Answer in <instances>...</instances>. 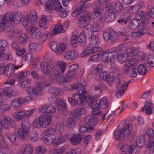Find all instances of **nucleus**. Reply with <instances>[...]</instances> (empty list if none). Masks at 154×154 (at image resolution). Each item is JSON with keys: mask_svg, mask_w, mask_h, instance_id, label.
Returning a JSON list of instances; mask_svg holds the SVG:
<instances>
[{"mask_svg": "<svg viewBox=\"0 0 154 154\" xmlns=\"http://www.w3.org/2000/svg\"><path fill=\"white\" fill-rule=\"evenodd\" d=\"M85 124L89 125H94L98 122L97 118L94 116L89 115L85 117Z\"/></svg>", "mask_w": 154, "mask_h": 154, "instance_id": "25", "label": "nucleus"}, {"mask_svg": "<svg viewBox=\"0 0 154 154\" xmlns=\"http://www.w3.org/2000/svg\"><path fill=\"white\" fill-rule=\"evenodd\" d=\"M55 130L53 128L48 129L45 131V135L43 138V140L45 144L48 145H50V143L52 142L51 140V138L53 136Z\"/></svg>", "mask_w": 154, "mask_h": 154, "instance_id": "14", "label": "nucleus"}, {"mask_svg": "<svg viewBox=\"0 0 154 154\" xmlns=\"http://www.w3.org/2000/svg\"><path fill=\"white\" fill-rule=\"evenodd\" d=\"M45 4V10L47 14L52 13V7L57 11L60 12L62 11V7L58 0H48V2Z\"/></svg>", "mask_w": 154, "mask_h": 154, "instance_id": "7", "label": "nucleus"}, {"mask_svg": "<svg viewBox=\"0 0 154 154\" xmlns=\"http://www.w3.org/2000/svg\"><path fill=\"white\" fill-rule=\"evenodd\" d=\"M7 32L9 33V38L11 40H14L17 38V35L16 34L13 28L11 29H8Z\"/></svg>", "mask_w": 154, "mask_h": 154, "instance_id": "58", "label": "nucleus"}, {"mask_svg": "<svg viewBox=\"0 0 154 154\" xmlns=\"http://www.w3.org/2000/svg\"><path fill=\"white\" fill-rule=\"evenodd\" d=\"M29 16V19L31 24L34 25L37 22L38 17L37 14L35 10H32L28 15Z\"/></svg>", "mask_w": 154, "mask_h": 154, "instance_id": "26", "label": "nucleus"}, {"mask_svg": "<svg viewBox=\"0 0 154 154\" xmlns=\"http://www.w3.org/2000/svg\"><path fill=\"white\" fill-rule=\"evenodd\" d=\"M147 58L148 61L146 63V66H149L154 67V53L150 54Z\"/></svg>", "mask_w": 154, "mask_h": 154, "instance_id": "43", "label": "nucleus"}, {"mask_svg": "<svg viewBox=\"0 0 154 154\" xmlns=\"http://www.w3.org/2000/svg\"><path fill=\"white\" fill-rule=\"evenodd\" d=\"M94 128L90 127L89 128H87L86 126H81L79 128V131L80 133H91L92 131L94 130Z\"/></svg>", "mask_w": 154, "mask_h": 154, "instance_id": "57", "label": "nucleus"}, {"mask_svg": "<svg viewBox=\"0 0 154 154\" xmlns=\"http://www.w3.org/2000/svg\"><path fill=\"white\" fill-rule=\"evenodd\" d=\"M114 9L116 12L120 13L124 11V8L123 5L121 2H118L115 4Z\"/></svg>", "mask_w": 154, "mask_h": 154, "instance_id": "39", "label": "nucleus"}, {"mask_svg": "<svg viewBox=\"0 0 154 154\" xmlns=\"http://www.w3.org/2000/svg\"><path fill=\"white\" fill-rule=\"evenodd\" d=\"M101 3L98 2H94L93 3L92 8L94 11H103V8L101 6Z\"/></svg>", "mask_w": 154, "mask_h": 154, "instance_id": "61", "label": "nucleus"}, {"mask_svg": "<svg viewBox=\"0 0 154 154\" xmlns=\"http://www.w3.org/2000/svg\"><path fill=\"white\" fill-rule=\"evenodd\" d=\"M29 137L31 140L33 141H36L38 139L37 133L35 131L29 134Z\"/></svg>", "mask_w": 154, "mask_h": 154, "instance_id": "64", "label": "nucleus"}, {"mask_svg": "<svg viewBox=\"0 0 154 154\" xmlns=\"http://www.w3.org/2000/svg\"><path fill=\"white\" fill-rule=\"evenodd\" d=\"M38 46V45L34 42H30L28 46V50L29 52L35 53Z\"/></svg>", "mask_w": 154, "mask_h": 154, "instance_id": "44", "label": "nucleus"}, {"mask_svg": "<svg viewBox=\"0 0 154 154\" xmlns=\"http://www.w3.org/2000/svg\"><path fill=\"white\" fill-rule=\"evenodd\" d=\"M48 92L51 94L62 96L63 94V90L60 88L57 87H52L49 88Z\"/></svg>", "mask_w": 154, "mask_h": 154, "instance_id": "29", "label": "nucleus"}, {"mask_svg": "<svg viewBox=\"0 0 154 154\" xmlns=\"http://www.w3.org/2000/svg\"><path fill=\"white\" fill-rule=\"evenodd\" d=\"M112 51L110 49L103 53L101 57L102 61L103 62H109L116 59V55L113 54Z\"/></svg>", "mask_w": 154, "mask_h": 154, "instance_id": "13", "label": "nucleus"}, {"mask_svg": "<svg viewBox=\"0 0 154 154\" xmlns=\"http://www.w3.org/2000/svg\"><path fill=\"white\" fill-rule=\"evenodd\" d=\"M115 15L113 11V8L110 5L106 6L105 11L104 14V17L103 18V22H112L115 19Z\"/></svg>", "mask_w": 154, "mask_h": 154, "instance_id": "10", "label": "nucleus"}, {"mask_svg": "<svg viewBox=\"0 0 154 154\" xmlns=\"http://www.w3.org/2000/svg\"><path fill=\"white\" fill-rule=\"evenodd\" d=\"M5 48L4 46H2L0 47V60H11L12 59L11 56L9 54L6 55L5 53Z\"/></svg>", "mask_w": 154, "mask_h": 154, "instance_id": "30", "label": "nucleus"}, {"mask_svg": "<svg viewBox=\"0 0 154 154\" xmlns=\"http://www.w3.org/2000/svg\"><path fill=\"white\" fill-rule=\"evenodd\" d=\"M22 66V65L17 66L12 63H9L4 67L3 73L7 77H11L14 75L15 70L20 68Z\"/></svg>", "mask_w": 154, "mask_h": 154, "instance_id": "9", "label": "nucleus"}, {"mask_svg": "<svg viewBox=\"0 0 154 154\" xmlns=\"http://www.w3.org/2000/svg\"><path fill=\"white\" fill-rule=\"evenodd\" d=\"M76 121L73 117H70L67 119L65 124L68 127H73L75 125Z\"/></svg>", "mask_w": 154, "mask_h": 154, "instance_id": "47", "label": "nucleus"}, {"mask_svg": "<svg viewBox=\"0 0 154 154\" xmlns=\"http://www.w3.org/2000/svg\"><path fill=\"white\" fill-rule=\"evenodd\" d=\"M146 31L144 27H143L142 29L140 30L138 32H133L131 35L134 37L138 38L141 37L146 33Z\"/></svg>", "mask_w": 154, "mask_h": 154, "instance_id": "51", "label": "nucleus"}, {"mask_svg": "<svg viewBox=\"0 0 154 154\" xmlns=\"http://www.w3.org/2000/svg\"><path fill=\"white\" fill-rule=\"evenodd\" d=\"M147 71V69L145 66L143 64L139 65L137 68V72L141 75H144Z\"/></svg>", "mask_w": 154, "mask_h": 154, "instance_id": "46", "label": "nucleus"}, {"mask_svg": "<svg viewBox=\"0 0 154 154\" xmlns=\"http://www.w3.org/2000/svg\"><path fill=\"white\" fill-rule=\"evenodd\" d=\"M22 102L23 100L21 97L15 98L12 101L11 105L13 107L18 108L21 106Z\"/></svg>", "mask_w": 154, "mask_h": 154, "instance_id": "38", "label": "nucleus"}, {"mask_svg": "<svg viewBox=\"0 0 154 154\" xmlns=\"http://www.w3.org/2000/svg\"><path fill=\"white\" fill-rule=\"evenodd\" d=\"M21 126L22 128L21 129L26 131L29 132L30 125L28 120H23L21 123Z\"/></svg>", "mask_w": 154, "mask_h": 154, "instance_id": "53", "label": "nucleus"}, {"mask_svg": "<svg viewBox=\"0 0 154 154\" xmlns=\"http://www.w3.org/2000/svg\"><path fill=\"white\" fill-rule=\"evenodd\" d=\"M28 92L29 95L32 98H36L38 95V92L35 88H30L28 90Z\"/></svg>", "mask_w": 154, "mask_h": 154, "instance_id": "55", "label": "nucleus"}, {"mask_svg": "<svg viewBox=\"0 0 154 154\" xmlns=\"http://www.w3.org/2000/svg\"><path fill=\"white\" fill-rule=\"evenodd\" d=\"M40 66L42 72L44 75H48L50 72L48 69V63L45 61H42L40 64Z\"/></svg>", "mask_w": 154, "mask_h": 154, "instance_id": "35", "label": "nucleus"}, {"mask_svg": "<svg viewBox=\"0 0 154 154\" xmlns=\"http://www.w3.org/2000/svg\"><path fill=\"white\" fill-rule=\"evenodd\" d=\"M41 31L38 28H35L31 34V37L32 38H38L40 37Z\"/></svg>", "mask_w": 154, "mask_h": 154, "instance_id": "42", "label": "nucleus"}, {"mask_svg": "<svg viewBox=\"0 0 154 154\" xmlns=\"http://www.w3.org/2000/svg\"><path fill=\"white\" fill-rule=\"evenodd\" d=\"M63 125L60 122H57L55 126V130L58 131L60 133H62L64 131Z\"/></svg>", "mask_w": 154, "mask_h": 154, "instance_id": "63", "label": "nucleus"}, {"mask_svg": "<svg viewBox=\"0 0 154 154\" xmlns=\"http://www.w3.org/2000/svg\"><path fill=\"white\" fill-rule=\"evenodd\" d=\"M91 107L92 110V112L93 115H98L101 114L102 112L100 110V107L97 103Z\"/></svg>", "mask_w": 154, "mask_h": 154, "instance_id": "41", "label": "nucleus"}, {"mask_svg": "<svg viewBox=\"0 0 154 154\" xmlns=\"http://www.w3.org/2000/svg\"><path fill=\"white\" fill-rule=\"evenodd\" d=\"M29 132L26 131L21 128H19L17 130V134L19 138L22 140H23L28 136Z\"/></svg>", "mask_w": 154, "mask_h": 154, "instance_id": "50", "label": "nucleus"}, {"mask_svg": "<svg viewBox=\"0 0 154 154\" xmlns=\"http://www.w3.org/2000/svg\"><path fill=\"white\" fill-rule=\"evenodd\" d=\"M59 102H57V104H56L57 109L59 110H65V112L64 115H67L68 114V112L66 110V104L65 102L63 101L62 100H59Z\"/></svg>", "mask_w": 154, "mask_h": 154, "instance_id": "32", "label": "nucleus"}, {"mask_svg": "<svg viewBox=\"0 0 154 154\" xmlns=\"http://www.w3.org/2000/svg\"><path fill=\"white\" fill-rule=\"evenodd\" d=\"M76 75L75 72L74 71L69 70L66 73L65 77L63 79L61 82L63 83L69 82L74 78Z\"/></svg>", "mask_w": 154, "mask_h": 154, "instance_id": "24", "label": "nucleus"}, {"mask_svg": "<svg viewBox=\"0 0 154 154\" xmlns=\"http://www.w3.org/2000/svg\"><path fill=\"white\" fill-rule=\"evenodd\" d=\"M137 65V61L134 57L129 58L127 61H125L123 67L124 71H128L127 69L131 67H135Z\"/></svg>", "mask_w": 154, "mask_h": 154, "instance_id": "18", "label": "nucleus"}, {"mask_svg": "<svg viewBox=\"0 0 154 154\" xmlns=\"http://www.w3.org/2000/svg\"><path fill=\"white\" fill-rule=\"evenodd\" d=\"M36 109H34L26 112L22 111L15 112L14 114V116L17 120L20 121L26 117H29L35 111Z\"/></svg>", "mask_w": 154, "mask_h": 154, "instance_id": "12", "label": "nucleus"}, {"mask_svg": "<svg viewBox=\"0 0 154 154\" xmlns=\"http://www.w3.org/2000/svg\"><path fill=\"white\" fill-rule=\"evenodd\" d=\"M113 81L116 82L117 88L118 91L117 96H121L124 93L128 85L131 82V81H129L126 82L124 80H120L119 77H116L113 79Z\"/></svg>", "mask_w": 154, "mask_h": 154, "instance_id": "8", "label": "nucleus"}, {"mask_svg": "<svg viewBox=\"0 0 154 154\" xmlns=\"http://www.w3.org/2000/svg\"><path fill=\"white\" fill-rule=\"evenodd\" d=\"M63 56L66 60H74L78 57L79 54L74 51H69L64 53Z\"/></svg>", "mask_w": 154, "mask_h": 154, "instance_id": "17", "label": "nucleus"}, {"mask_svg": "<svg viewBox=\"0 0 154 154\" xmlns=\"http://www.w3.org/2000/svg\"><path fill=\"white\" fill-rule=\"evenodd\" d=\"M33 152V148L31 145H24L20 148L16 154H32Z\"/></svg>", "mask_w": 154, "mask_h": 154, "instance_id": "16", "label": "nucleus"}, {"mask_svg": "<svg viewBox=\"0 0 154 154\" xmlns=\"http://www.w3.org/2000/svg\"><path fill=\"white\" fill-rule=\"evenodd\" d=\"M28 36L26 34L24 33H21L18 39V42L20 44H25L27 38Z\"/></svg>", "mask_w": 154, "mask_h": 154, "instance_id": "60", "label": "nucleus"}, {"mask_svg": "<svg viewBox=\"0 0 154 154\" xmlns=\"http://www.w3.org/2000/svg\"><path fill=\"white\" fill-rule=\"evenodd\" d=\"M17 94V92H15L11 88H3L0 89V97L2 95L10 97L12 96L16 95Z\"/></svg>", "mask_w": 154, "mask_h": 154, "instance_id": "19", "label": "nucleus"}, {"mask_svg": "<svg viewBox=\"0 0 154 154\" xmlns=\"http://www.w3.org/2000/svg\"><path fill=\"white\" fill-rule=\"evenodd\" d=\"M63 76V74L60 71H59L56 68L53 70L51 78L53 80H59L60 82L62 80L61 79Z\"/></svg>", "mask_w": 154, "mask_h": 154, "instance_id": "22", "label": "nucleus"}, {"mask_svg": "<svg viewBox=\"0 0 154 154\" xmlns=\"http://www.w3.org/2000/svg\"><path fill=\"white\" fill-rule=\"evenodd\" d=\"M131 14L129 12L124 13L119 17L117 22L121 25H126L127 24V20H128L130 17Z\"/></svg>", "mask_w": 154, "mask_h": 154, "instance_id": "20", "label": "nucleus"}, {"mask_svg": "<svg viewBox=\"0 0 154 154\" xmlns=\"http://www.w3.org/2000/svg\"><path fill=\"white\" fill-rule=\"evenodd\" d=\"M113 51V54L116 55V57L119 58L120 55L118 54V53H122L125 50H126L125 45H119L117 47H114L111 49Z\"/></svg>", "mask_w": 154, "mask_h": 154, "instance_id": "23", "label": "nucleus"}, {"mask_svg": "<svg viewBox=\"0 0 154 154\" xmlns=\"http://www.w3.org/2000/svg\"><path fill=\"white\" fill-rule=\"evenodd\" d=\"M152 103L149 101H146L145 102L144 107L142 108V111H146L145 112L147 115H150L152 112Z\"/></svg>", "mask_w": 154, "mask_h": 154, "instance_id": "28", "label": "nucleus"}, {"mask_svg": "<svg viewBox=\"0 0 154 154\" xmlns=\"http://www.w3.org/2000/svg\"><path fill=\"white\" fill-rule=\"evenodd\" d=\"M39 125L41 127L45 128L48 127L50 124L51 117L50 116L42 115L40 116L39 118Z\"/></svg>", "mask_w": 154, "mask_h": 154, "instance_id": "15", "label": "nucleus"}, {"mask_svg": "<svg viewBox=\"0 0 154 154\" xmlns=\"http://www.w3.org/2000/svg\"><path fill=\"white\" fill-rule=\"evenodd\" d=\"M100 28V25L97 22H95L90 28V30L92 32H98Z\"/></svg>", "mask_w": 154, "mask_h": 154, "instance_id": "56", "label": "nucleus"}, {"mask_svg": "<svg viewBox=\"0 0 154 154\" xmlns=\"http://www.w3.org/2000/svg\"><path fill=\"white\" fill-rule=\"evenodd\" d=\"M86 112L85 109L83 108H78L74 110L72 113V116L75 120H77L81 116L82 113Z\"/></svg>", "mask_w": 154, "mask_h": 154, "instance_id": "21", "label": "nucleus"}, {"mask_svg": "<svg viewBox=\"0 0 154 154\" xmlns=\"http://www.w3.org/2000/svg\"><path fill=\"white\" fill-rule=\"evenodd\" d=\"M116 147L119 149L121 150L122 152H128L129 146L127 144L123 143H119L116 145Z\"/></svg>", "mask_w": 154, "mask_h": 154, "instance_id": "37", "label": "nucleus"}, {"mask_svg": "<svg viewBox=\"0 0 154 154\" xmlns=\"http://www.w3.org/2000/svg\"><path fill=\"white\" fill-rule=\"evenodd\" d=\"M9 125L13 128H15V123L8 116H4L3 119H0V132L2 130V127L5 129L9 128Z\"/></svg>", "mask_w": 154, "mask_h": 154, "instance_id": "11", "label": "nucleus"}, {"mask_svg": "<svg viewBox=\"0 0 154 154\" xmlns=\"http://www.w3.org/2000/svg\"><path fill=\"white\" fill-rule=\"evenodd\" d=\"M65 49V44L62 43L60 44L58 48H57V50L56 51V54L58 55H60L63 52Z\"/></svg>", "mask_w": 154, "mask_h": 154, "instance_id": "59", "label": "nucleus"}, {"mask_svg": "<svg viewBox=\"0 0 154 154\" xmlns=\"http://www.w3.org/2000/svg\"><path fill=\"white\" fill-rule=\"evenodd\" d=\"M90 14V13L87 11L80 12L78 17V25L79 27L83 28L88 25L91 20Z\"/></svg>", "mask_w": 154, "mask_h": 154, "instance_id": "5", "label": "nucleus"}, {"mask_svg": "<svg viewBox=\"0 0 154 154\" xmlns=\"http://www.w3.org/2000/svg\"><path fill=\"white\" fill-rule=\"evenodd\" d=\"M128 71L125 72L129 75H130L132 78L135 77L137 75V69L135 67H131L130 68L127 69Z\"/></svg>", "mask_w": 154, "mask_h": 154, "instance_id": "45", "label": "nucleus"}, {"mask_svg": "<svg viewBox=\"0 0 154 154\" xmlns=\"http://www.w3.org/2000/svg\"><path fill=\"white\" fill-rule=\"evenodd\" d=\"M63 26L62 25H56L54 28L51 31V34L52 35H54L62 32H64Z\"/></svg>", "mask_w": 154, "mask_h": 154, "instance_id": "31", "label": "nucleus"}, {"mask_svg": "<svg viewBox=\"0 0 154 154\" xmlns=\"http://www.w3.org/2000/svg\"><path fill=\"white\" fill-rule=\"evenodd\" d=\"M72 88L74 89H76L78 93L74 94L72 97H69L68 100L72 106H74L77 103L79 99L80 102L83 103L86 100V91L85 90V86L82 83H78L74 85Z\"/></svg>", "mask_w": 154, "mask_h": 154, "instance_id": "1", "label": "nucleus"}, {"mask_svg": "<svg viewBox=\"0 0 154 154\" xmlns=\"http://www.w3.org/2000/svg\"><path fill=\"white\" fill-rule=\"evenodd\" d=\"M83 138V137L80 134L74 135L71 139L70 142L72 144L76 145L79 144Z\"/></svg>", "mask_w": 154, "mask_h": 154, "instance_id": "34", "label": "nucleus"}, {"mask_svg": "<svg viewBox=\"0 0 154 154\" xmlns=\"http://www.w3.org/2000/svg\"><path fill=\"white\" fill-rule=\"evenodd\" d=\"M78 33L77 31L73 32L71 39V42L73 46L78 42L81 46H84L86 43V38L85 34L83 32H81L77 37Z\"/></svg>", "mask_w": 154, "mask_h": 154, "instance_id": "4", "label": "nucleus"}, {"mask_svg": "<svg viewBox=\"0 0 154 154\" xmlns=\"http://www.w3.org/2000/svg\"><path fill=\"white\" fill-rule=\"evenodd\" d=\"M120 126L121 128L116 130L114 133V138L118 140L128 136L132 130L131 124L127 123L126 121L121 122Z\"/></svg>", "mask_w": 154, "mask_h": 154, "instance_id": "2", "label": "nucleus"}, {"mask_svg": "<svg viewBox=\"0 0 154 154\" xmlns=\"http://www.w3.org/2000/svg\"><path fill=\"white\" fill-rule=\"evenodd\" d=\"M104 66L103 64H98L96 67L94 69L93 73L95 75H99L100 79L106 81L107 83L109 85L111 86L112 84L113 77L109 74H107V72H102Z\"/></svg>", "mask_w": 154, "mask_h": 154, "instance_id": "3", "label": "nucleus"}, {"mask_svg": "<svg viewBox=\"0 0 154 154\" xmlns=\"http://www.w3.org/2000/svg\"><path fill=\"white\" fill-rule=\"evenodd\" d=\"M100 43V41L99 38L97 36L93 35L90 41V45L92 46H98Z\"/></svg>", "mask_w": 154, "mask_h": 154, "instance_id": "36", "label": "nucleus"}, {"mask_svg": "<svg viewBox=\"0 0 154 154\" xmlns=\"http://www.w3.org/2000/svg\"><path fill=\"white\" fill-rule=\"evenodd\" d=\"M13 22L19 24L20 23L22 18V15L21 12L19 11H15L12 13Z\"/></svg>", "mask_w": 154, "mask_h": 154, "instance_id": "27", "label": "nucleus"}, {"mask_svg": "<svg viewBox=\"0 0 154 154\" xmlns=\"http://www.w3.org/2000/svg\"><path fill=\"white\" fill-rule=\"evenodd\" d=\"M145 137L144 135H143L137 137L136 140V145L139 148H141L145 143Z\"/></svg>", "mask_w": 154, "mask_h": 154, "instance_id": "33", "label": "nucleus"}, {"mask_svg": "<svg viewBox=\"0 0 154 154\" xmlns=\"http://www.w3.org/2000/svg\"><path fill=\"white\" fill-rule=\"evenodd\" d=\"M47 151L46 148L43 146H40L36 148L35 152L38 154H44Z\"/></svg>", "mask_w": 154, "mask_h": 154, "instance_id": "52", "label": "nucleus"}, {"mask_svg": "<svg viewBox=\"0 0 154 154\" xmlns=\"http://www.w3.org/2000/svg\"><path fill=\"white\" fill-rule=\"evenodd\" d=\"M57 65L60 69V72L63 74L66 69V64L62 61H60L58 62Z\"/></svg>", "mask_w": 154, "mask_h": 154, "instance_id": "54", "label": "nucleus"}, {"mask_svg": "<svg viewBox=\"0 0 154 154\" xmlns=\"http://www.w3.org/2000/svg\"><path fill=\"white\" fill-rule=\"evenodd\" d=\"M109 105V103L106 98L103 97L100 99L99 102V106L101 108L105 109L108 107Z\"/></svg>", "mask_w": 154, "mask_h": 154, "instance_id": "40", "label": "nucleus"}, {"mask_svg": "<svg viewBox=\"0 0 154 154\" xmlns=\"http://www.w3.org/2000/svg\"><path fill=\"white\" fill-rule=\"evenodd\" d=\"M102 11H94L93 12L94 18L100 21L102 23L103 22V18L102 17Z\"/></svg>", "mask_w": 154, "mask_h": 154, "instance_id": "49", "label": "nucleus"}, {"mask_svg": "<svg viewBox=\"0 0 154 154\" xmlns=\"http://www.w3.org/2000/svg\"><path fill=\"white\" fill-rule=\"evenodd\" d=\"M12 13L6 14L3 18V20L6 23L9 21L13 22Z\"/></svg>", "mask_w": 154, "mask_h": 154, "instance_id": "62", "label": "nucleus"}, {"mask_svg": "<svg viewBox=\"0 0 154 154\" xmlns=\"http://www.w3.org/2000/svg\"><path fill=\"white\" fill-rule=\"evenodd\" d=\"M101 88L102 87L101 85L95 87L94 93L88 97H86L87 94L86 92V100L85 102L87 101L90 107L93 106L95 104H96V103L97 100L99 97L100 94L102 91Z\"/></svg>", "mask_w": 154, "mask_h": 154, "instance_id": "6", "label": "nucleus"}, {"mask_svg": "<svg viewBox=\"0 0 154 154\" xmlns=\"http://www.w3.org/2000/svg\"><path fill=\"white\" fill-rule=\"evenodd\" d=\"M126 51L128 57H134L137 53V49L134 48H127Z\"/></svg>", "mask_w": 154, "mask_h": 154, "instance_id": "48", "label": "nucleus"}]
</instances>
